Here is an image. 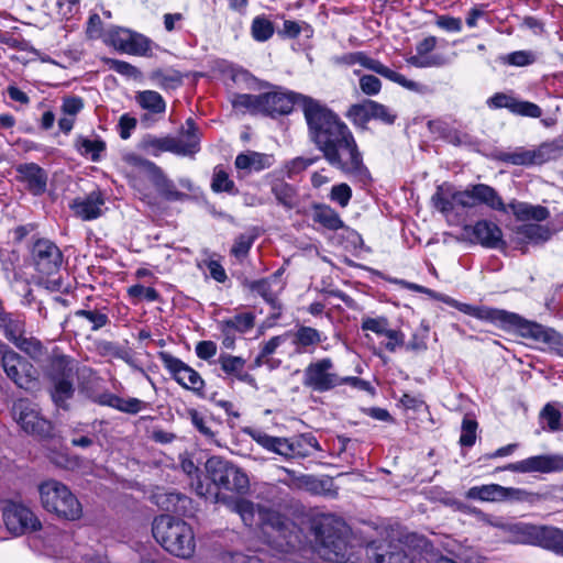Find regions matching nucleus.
I'll return each instance as SVG.
<instances>
[{"label": "nucleus", "instance_id": "obj_1", "mask_svg": "<svg viewBox=\"0 0 563 563\" xmlns=\"http://www.w3.org/2000/svg\"><path fill=\"white\" fill-rule=\"evenodd\" d=\"M267 89L261 93L262 115L287 117L298 106L307 124L308 139L327 163L362 187L373 183L353 132L334 110L319 99L283 86L272 84Z\"/></svg>", "mask_w": 563, "mask_h": 563}, {"label": "nucleus", "instance_id": "obj_2", "mask_svg": "<svg viewBox=\"0 0 563 563\" xmlns=\"http://www.w3.org/2000/svg\"><path fill=\"white\" fill-rule=\"evenodd\" d=\"M442 302L467 316L489 321L501 330L514 332L525 339L553 345H560L562 343V335L558 331L536 321L527 320L518 313L485 306H473L461 302L452 297L442 298Z\"/></svg>", "mask_w": 563, "mask_h": 563}, {"label": "nucleus", "instance_id": "obj_3", "mask_svg": "<svg viewBox=\"0 0 563 563\" xmlns=\"http://www.w3.org/2000/svg\"><path fill=\"white\" fill-rule=\"evenodd\" d=\"M431 203L444 216L452 213L455 205L462 208L485 205L492 210L506 211L505 202L497 190L486 184L470 185L465 190H456L452 184L445 181L437 186Z\"/></svg>", "mask_w": 563, "mask_h": 563}, {"label": "nucleus", "instance_id": "obj_4", "mask_svg": "<svg viewBox=\"0 0 563 563\" xmlns=\"http://www.w3.org/2000/svg\"><path fill=\"white\" fill-rule=\"evenodd\" d=\"M311 532L325 560L344 563L349 560V528L334 515H320L311 521Z\"/></svg>", "mask_w": 563, "mask_h": 563}, {"label": "nucleus", "instance_id": "obj_5", "mask_svg": "<svg viewBox=\"0 0 563 563\" xmlns=\"http://www.w3.org/2000/svg\"><path fill=\"white\" fill-rule=\"evenodd\" d=\"M152 534L168 553L180 559H189L195 553L196 541L191 526L168 514L154 518Z\"/></svg>", "mask_w": 563, "mask_h": 563}, {"label": "nucleus", "instance_id": "obj_6", "mask_svg": "<svg viewBox=\"0 0 563 563\" xmlns=\"http://www.w3.org/2000/svg\"><path fill=\"white\" fill-rule=\"evenodd\" d=\"M205 488H209V494L219 497L220 492L245 495L250 490V479L247 474L233 462L218 455L210 456L205 463Z\"/></svg>", "mask_w": 563, "mask_h": 563}, {"label": "nucleus", "instance_id": "obj_7", "mask_svg": "<svg viewBox=\"0 0 563 563\" xmlns=\"http://www.w3.org/2000/svg\"><path fill=\"white\" fill-rule=\"evenodd\" d=\"M42 507L57 519L76 521L82 517V506L62 482L49 479L38 485Z\"/></svg>", "mask_w": 563, "mask_h": 563}, {"label": "nucleus", "instance_id": "obj_8", "mask_svg": "<svg viewBox=\"0 0 563 563\" xmlns=\"http://www.w3.org/2000/svg\"><path fill=\"white\" fill-rule=\"evenodd\" d=\"M258 517L262 533L271 545L282 551L295 549L297 526L290 518L269 508H260Z\"/></svg>", "mask_w": 563, "mask_h": 563}, {"label": "nucleus", "instance_id": "obj_9", "mask_svg": "<svg viewBox=\"0 0 563 563\" xmlns=\"http://www.w3.org/2000/svg\"><path fill=\"white\" fill-rule=\"evenodd\" d=\"M0 364L5 375L20 388H30L38 378V371L7 343H0Z\"/></svg>", "mask_w": 563, "mask_h": 563}, {"label": "nucleus", "instance_id": "obj_10", "mask_svg": "<svg viewBox=\"0 0 563 563\" xmlns=\"http://www.w3.org/2000/svg\"><path fill=\"white\" fill-rule=\"evenodd\" d=\"M64 255L49 239L37 238L29 247V263L42 276H53L60 271Z\"/></svg>", "mask_w": 563, "mask_h": 563}, {"label": "nucleus", "instance_id": "obj_11", "mask_svg": "<svg viewBox=\"0 0 563 563\" xmlns=\"http://www.w3.org/2000/svg\"><path fill=\"white\" fill-rule=\"evenodd\" d=\"M515 533L522 543L538 545L563 555V530L552 526L518 523Z\"/></svg>", "mask_w": 563, "mask_h": 563}, {"label": "nucleus", "instance_id": "obj_12", "mask_svg": "<svg viewBox=\"0 0 563 563\" xmlns=\"http://www.w3.org/2000/svg\"><path fill=\"white\" fill-rule=\"evenodd\" d=\"M157 356L169 373L170 377L178 385L192 391L199 398L207 397L205 393L206 383L195 368L166 351L158 352Z\"/></svg>", "mask_w": 563, "mask_h": 563}, {"label": "nucleus", "instance_id": "obj_13", "mask_svg": "<svg viewBox=\"0 0 563 563\" xmlns=\"http://www.w3.org/2000/svg\"><path fill=\"white\" fill-rule=\"evenodd\" d=\"M125 162L144 173L161 197L167 201H177L186 197V194L176 189L173 180L167 178L163 169L154 162L136 154L125 156Z\"/></svg>", "mask_w": 563, "mask_h": 563}, {"label": "nucleus", "instance_id": "obj_14", "mask_svg": "<svg viewBox=\"0 0 563 563\" xmlns=\"http://www.w3.org/2000/svg\"><path fill=\"white\" fill-rule=\"evenodd\" d=\"M2 519L7 530L16 537L42 529L40 519L22 503L8 501L3 507Z\"/></svg>", "mask_w": 563, "mask_h": 563}, {"label": "nucleus", "instance_id": "obj_15", "mask_svg": "<svg viewBox=\"0 0 563 563\" xmlns=\"http://www.w3.org/2000/svg\"><path fill=\"white\" fill-rule=\"evenodd\" d=\"M13 417L24 432L42 440L53 437L54 427L30 402L20 400L13 405Z\"/></svg>", "mask_w": 563, "mask_h": 563}, {"label": "nucleus", "instance_id": "obj_16", "mask_svg": "<svg viewBox=\"0 0 563 563\" xmlns=\"http://www.w3.org/2000/svg\"><path fill=\"white\" fill-rule=\"evenodd\" d=\"M333 366L330 357L310 363L303 372V386L319 393L338 387L339 375L330 372Z\"/></svg>", "mask_w": 563, "mask_h": 563}, {"label": "nucleus", "instance_id": "obj_17", "mask_svg": "<svg viewBox=\"0 0 563 563\" xmlns=\"http://www.w3.org/2000/svg\"><path fill=\"white\" fill-rule=\"evenodd\" d=\"M510 471L515 473H555L563 471V455L561 454H541L527 457L525 460L509 463L505 466H498L495 472Z\"/></svg>", "mask_w": 563, "mask_h": 563}, {"label": "nucleus", "instance_id": "obj_18", "mask_svg": "<svg viewBox=\"0 0 563 563\" xmlns=\"http://www.w3.org/2000/svg\"><path fill=\"white\" fill-rule=\"evenodd\" d=\"M463 232L472 243H478L486 249L504 250L507 246L503 240L501 229L489 220H478L473 225L466 224Z\"/></svg>", "mask_w": 563, "mask_h": 563}, {"label": "nucleus", "instance_id": "obj_19", "mask_svg": "<svg viewBox=\"0 0 563 563\" xmlns=\"http://www.w3.org/2000/svg\"><path fill=\"white\" fill-rule=\"evenodd\" d=\"M15 180L34 197L42 196L47 190L48 174L36 163H22L15 166Z\"/></svg>", "mask_w": 563, "mask_h": 563}, {"label": "nucleus", "instance_id": "obj_20", "mask_svg": "<svg viewBox=\"0 0 563 563\" xmlns=\"http://www.w3.org/2000/svg\"><path fill=\"white\" fill-rule=\"evenodd\" d=\"M551 240V231L548 225L539 223H525L514 230L511 242L516 250L527 254L529 244L543 245Z\"/></svg>", "mask_w": 563, "mask_h": 563}, {"label": "nucleus", "instance_id": "obj_21", "mask_svg": "<svg viewBox=\"0 0 563 563\" xmlns=\"http://www.w3.org/2000/svg\"><path fill=\"white\" fill-rule=\"evenodd\" d=\"M40 367L48 382L75 377L73 358L64 354L58 346L51 349L47 360Z\"/></svg>", "mask_w": 563, "mask_h": 563}, {"label": "nucleus", "instance_id": "obj_22", "mask_svg": "<svg viewBox=\"0 0 563 563\" xmlns=\"http://www.w3.org/2000/svg\"><path fill=\"white\" fill-rule=\"evenodd\" d=\"M154 499L162 510L177 517H192L195 514L192 499L183 493L176 490L156 493Z\"/></svg>", "mask_w": 563, "mask_h": 563}, {"label": "nucleus", "instance_id": "obj_23", "mask_svg": "<svg viewBox=\"0 0 563 563\" xmlns=\"http://www.w3.org/2000/svg\"><path fill=\"white\" fill-rule=\"evenodd\" d=\"M266 181L271 187V192L276 199L277 205L286 210H292L298 206V188L287 183L279 173L273 172L266 175Z\"/></svg>", "mask_w": 563, "mask_h": 563}, {"label": "nucleus", "instance_id": "obj_24", "mask_svg": "<svg viewBox=\"0 0 563 563\" xmlns=\"http://www.w3.org/2000/svg\"><path fill=\"white\" fill-rule=\"evenodd\" d=\"M106 202L104 195L100 189L92 190L85 197H77L70 203L69 208L77 218L84 221H90L102 214L101 206Z\"/></svg>", "mask_w": 563, "mask_h": 563}, {"label": "nucleus", "instance_id": "obj_25", "mask_svg": "<svg viewBox=\"0 0 563 563\" xmlns=\"http://www.w3.org/2000/svg\"><path fill=\"white\" fill-rule=\"evenodd\" d=\"M366 554L371 563H413L402 549L382 541H372Z\"/></svg>", "mask_w": 563, "mask_h": 563}, {"label": "nucleus", "instance_id": "obj_26", "mask_svg": "<svg viewBox=\"0 0 563 563\" xmlns=\"http://www.w3.org/2000/svg\"><path fill=\"white\" fill-rule=\"evenodd\" d=\"M243 433L249 435L254 442H256L264 450L278 454L286 460H290L289 452V438L273 437L260 429L252 427L243 428Z\"/></svg>", "mask_w": 563, "mask_h": 563}, {"label": "nucleus", "instance_id": "obj_27", "mask_svg": "<svg viewBox=\"0 0 563 563\" xmlns=\"http://www.w3.org/2000/svg\"><path fill=\"white\" fill-rule=\"evenodd\" d=\"M275 163L273 154L260 153L256 151H246L236 155L234 166L238 172H243L244 175L252 173H260L264 169L271 168Z\"/></svg>", "mask_w": 563, "mask_h": 563}, {"label": "nucleus", "instance_id": "obj_28", "mask_svg": "<svg viewBox=\"0 0 563 563\" xmlns=\"http://www.w3.org/2000/svg\"><path fill=\"white\" fill-rule=\"evenodd\" d=\"M26 319L21 312L0 311V331L14 346L26 334Z\"/></svg>", "mask_w": 563, "mask_h": 563}, {"label": "nucleus", "instance_id": "obj_29", "mask_svg": "<svg viewBox=\"0 0 563 563\" xmlns=\"http://www.w3.org/2000/svg\"><path fill=\"white\" fill-rule=\"evenodd\" d=\"M437 43V37L432 35L420 41L416 46L417 55L410 56L407 59L408 64L417 68L440 67L445 65V59L441 55L427 56L435 48Z\"/></svg>", "mask_w": 563, "mask_h": 563}, {"label": "nucleus", "instance_id": "obj_30", "mask_svg": "<svg viewBox=\"0 0 563 563\" xmlns=\"http://www.w3.org/2000/svg\"><path fill=\"white\" fill-rule=\"evenodd\" d=\"M221 369L229 376L235 377L238 380L246 383L251 386L256 384L253 375L244 371L246 361L241 356L222 353L217 361Z\"/></svg>", "mask_w": 563, "mask_h": 563}, {"label": "nucleus", "instance_id": "obj_31", "mask_svg": "<svg viewBox=\"0 0 563 563\" xmlns=\"http://www.w3.org/2000/svg\"><path fill=\"white\" fill-rule=\"evenodd\" d=\"M74 378L75 377H66L49 382V396L57 408L66 411L69 410L70 406L68 401L74 397L76 390Z\"/></svg>", "mask_w": 563, "mask_h": 563}, {"label": "nucleus", "instance_id": "obj_32", "mask_svg": "<svg viewBox=\"0 0 563 563\" xmlns=\"http://www.w3.org/2000/svg\"><path fill=\"white\" fill-rule=\"evenodd\" d=\"M290 336L298 354L311 353L314 346L322 342L321 332L308 325H298L297 330L290 333Z\"/></svg>", "mask_w": 563, "mask_h": 563}, {"label": "nucleus", "instance_id": "obj_33", "mask_svg": "<svg viewBox=\"0 0 563 563\" xmlns=\"http://www.w3.org/2000/svg\"><path fill=\"white\" fill-rule=\"evenodd\" d=\"M142 147L153 156H158L163 152H170L183 156V152H185L184 148H180L179 140L173 136L157 137L152 134L144 135L142 139Z\"/></svg>", "mask_w": 563, "mask_h": 563}, {"label": "nucleus", "instance_id": "obj_34", "mask_svg": "<svg viewBox=\"0 0 563 563\" xmlns=\"http://www.w3.org/2000/svg\"><path fill=\"white\" fill-rule=\"evenodd\" d=\"M374 102L375 100L367 98L363 99L361 102L353 103L347 108L345 117L356 129L366 131L369 121L373 120Z\"/></svg>", "mask_w": 563, "mask_h": 563}, {"label": "nucleus", "instance_id": "obj_35", "mask_svg": "<svg viewBox=\"0 0 563 563\" xmlns=\"http://www.w3.org/2000/svg\"><path fill=\"white\" fill-rule=\"evenodd\" d=\"M313 210L312 220L321 224L327 230L336 231L345 228L343 220L339 213L328 205L313 202L311 206Z\"/></svg>", "mask_w": 563, "mask_h": 563}, {"label": "nucleus", "instance_id": "obj_36", "mask_svg": "<svg viewBox=\"0 0 563 563\" xmlns=\"http://www.w3.org/2000/svg\"><path fill=\"white\" fill-rule=\"evenodd\" d=\"M74 147L81 156L97 163L101 161L102 153L107 150V144L99 136L90 140L84 135H77L74 141Z\"/></svg>", "mask_w": 563, "mask_h": 563}, {"label": "nucleus", "instance_id": "obj_37", "mask_svg": "<svg viewBox=\"0 0 563 563\" xmlns=\"http://www.w3.org/2000/svg\"><path fill=\"white\" fill-rule=\"evenodd\" d=\"M230 79L245 90H262L272 86L266 80L258 79L251 71L243 67L232 66L229 69Z\"/></svg>", "mask_w": 563, "mask_h": 563}, {"label": "nucleus", "instance_id": "obj_38", "mask_svg": "<svg viewBox=\"0 0 563 563\" xmlns=\"http://www.w3.org/2000/svg\"><path fill=\"white\" fill-rule=\"evenodd\" d=\"M180 135L185 141H179L180 148H184L183 156H194L200 151L199 129L192 118H188L180 129Z\"/></svg>", "mask_w": 563, "mask_h": 563}, {"label": "nucleus", "instance_id": "obj_39", "mask_svg": "<svg viewBox=\"0 0 563 563\" xmlns=\"http://www.w3.org/2000/svg\"><path fill=\"white\" fill-rule=\"evenodd\" d=\"M495 158L501 163L516 166L538 165L534 150L523 147H517L512 152L500 151L495 155Z\"/></svg>", "mask_w": 563, "mask_h": 563}, {"label": "nucleus", "instance_id": "obj_40", "mask_svg": "<svg viewBox=\"0 0 563 563\" xmlns=\"http://www.w3.org/2000/svg\"><path fill=\"white\" fill-rule=\"evenodd\" d=\"M15 347L25 353L38 366L47 360L51 351L44 346L37 338L26 335L15 345Z\"/></svg>", "mask_w": 563, "mask_h": 563}, {"label": "nucleus", "instance_id": "obj_41", "mask_svg": "<svg viewBox=\"0 0 563 563\" xmlns=\"http://www.w3.org/2000/svg\"><path fill=\"white\" fill-rule=\"evenodd\" d=\"M148 78L164 90H175L183 85V75L176 69L165 71L157 68L150 73Z\"/></svg>", "mask_w": 563, "mask_h": 563}, {"label": "nucleus", "instance_id": "obj_42", "mask_svg": "<svg viewBox=\"0 0 563 563\" xmlns=\"http://www.w3.org/2000/svg\"><path fill=\"white\" fill-rule=\"evenodd\" d=\"M210 187L216 194L225 192L231 196H238L240 194L235 183L230 178L229 174L221 165H217L214 167Z\"/></svg>", "mask_w": 563, "mask_h": 563}, {"label": "nucleus", "instance_id": "obj_43", "mask_svg": "<svg viewBox=\"0 0 563 563\" xmlns=\"http://www.w3.org/2000/svg\"><path fill=\"white\" fill-rule=\"evenodd\" d=\"M135 99L142 109H145L154 114L164 113L166 111V102L157 91H140L136 93Z\"/></svg>", "mask_w": 563, "mask_h": 563}, {"label": "nucleus", "instance_id": "obj_44", "mask_svg": "<svg viewBox=\"0 0 563 563\" xmlns=\"http://www.w3.org/2000/svg\"><path fill=\"white\" fill-rule=\"evenodd\" d=\"M96 350L100 356H110L123 360L128 364H133L131 350L126 346L119 345L115 342L100 340L96 343Z\"/></svg>", "mask_w": 563, "mask_h": 563}, {"label": "nucleus", "instance_id": "obj_45", "mask_svg": "<svg viewBox=\"0 0 563 563\" xmlns=\"http://www.w3.org/2000/svg\"><path fill=\"white\" fill-rule=\"evenodd\" d=\"M275 33L274 23L265 15H256L251 23V35L258 43L267 42Z\"/></svg>", "mask_w": 563, "mask_h": 563}, {"label": "nucleus", "instance_id": "obj_46", "mask_svg": "<svg viewBox=\"0 0 563 563\" xmlns=\"http://www.w3.org/2000/svg\"><path fill=\"white\" fill-rule=\"evenodd\" d=\"M107 307L100 309H79L74 312V317L81 318L91 323V331H98L110 323Z\"/></svg>", "mask_w": 563, "mask_h": 563}, {"label": "nucleus", "instance_id": "obj_47", "mask_svg": "<svg viewBox=\"0 0 563 563\" xmlns=\"http://www.w3.org/2000/svg\"><path fill=\"white\" fill-rule=\"evenodd\" d=\"M231 104L235 110L244 109L253 115L262 114L261 93H232Z\"/></svg>", "mask_w": 563, "mask_h": 563}, {"label": "nucleus", "instance_id": "obj_48", "mask_svg": "<svg viewBox=\"0 0 563 563\" xmlns=\"http://www.w3.org/2000/svg\"><path fill=\"white\" fill-rule=\"evenodd\" d=\"M466 497L482 501H501V485L473 486L467 490Z\"/></svg>", "mask_w": 563, "mask_h": 563}, {"label": "nucleus", "instance_id": "obj_49", "mask_svg": "<svg viewBox=\"0 0 563 563\" xmlns=\"http://www.w3.org/2000/svg\"><path fill=\"white\" fill-rule=\"evenodd\" d=\"M537 163L542 165L549 161L556 159L563 154V141L553 140L551 142H544L534 148Z\"/></svg>", "mask_w": 563, "mask_h": 563}, {"label": "nucleus", "instance_id": "obj_50", "mask_svg": "<svg viewBox=\"0 0 563 563\" xmlns=\"http://www.w3.org/2000/svg\"><path fill=\"white\" fill-rule=\"evenodd\" d=\"M255 323V317L251 312L238 313L233 318L225 319L219 322L220 328H227L231 331L245 333L250 331Z\"/></svg>", "mask_w": 563, "mask_h": 563}, {"label": "nucleus", "instance_id": "obj_51", "mask_svg": "<svg viewBox=\"0 0 563 563\" xmlns=\"http://www.w3.org/2000/svg\"><path fill=\"white\" fill-rule=\"evenodd\" d=\"M131 40L132 41L126 54L144 57H151L153 55L152 46L154 43L150 37L136 32L135 34H132Z\"/></svg>", "mask_w": 563, "mask_h": 563}, {"label": "nucleus", "instance_id": "obj_52", "mask_svg": "<svg viewBox=\"0 0 563 563\" xmlns=\"http://www.w3.org/2000/svg\"><path fill=\"white\" fill-rule=\"evenodd\" d=\"M181 468L191 479H196V482H192L191 484L195 485V490L199 496H207L208 493H210L209 488H205V483L201 478V470L194 463L192 460H183Z\"/></svg>", "mask_w": 563, "mask_h": 563}, {"label": "nucleus", "instance_id": "obj_53", "mask_svg": "<svg viewBox=\"0 0 563 563\" xmlns=\"http://www.w3.org/2000/svg\"><path fill=\"white\" fill-rule=\"evenodd\" d=\"M136 31H132L125 27H114L109 31V38L111 44L120 52L128 53L130 47L132 34H135Z\"/></svg>", "mask_w": 563, "mask_h": 563}, {"label": "nucleus", "instance_id": "obj_54", "mask_svg": "<svg viewBox=\"0 0 563 563\" xmlns=\"http://www.w3.org/2000/svg\"><path fill=\"white\" fill-rule=\"evenodd\" d=\"M478 423L474 418L465 416L461 426V435L459 443L461 446L471 448L476 441V431Z\"/></svg>", "mask_w": 563, "mask_h": 563}, {"label": "nucleus", "instance_id": "obj_55", "mask_svg": "<svg viewBox=\"0 0 563 563\" xmlns=\"http://www.w3.org/2000/svg\"><path fill=\"white\" fill-rule=\"evenodd\" d=\"M187 416L190 419L191 424L201 434V437L205 438V440L210 442L216 440V433L212 431L210 426H208L206 419L197 409L188 408Z\"/></svg>", "mask_w": 563, "mask_h": 563}, {"label": "nucleus", "instance_id": "obj_56", "mask_svg": "<svg viewBox=\"0 0 563 563\" xmlns=\"http://www.w3.org/2000/svg\"><path fill=\"white\" fill-rule=\"evenodd\" d=\"M20 261L19 252L15 250H5L0 247V264L3 273L7 278H10V275L16 279L18 273L15 271L16 265Z\"/></svg>", "mask_w": 563, "mask_h": 563}, {"label": "nucleus", "instance_id": "obj_57", "mask_svg": "<svg viewBox=\"0 0 563 563\" xmlns=\"http://www.w3.org/2000/svg\"><path fill=\"white\" fill-rule=\"evenodd\" d=\"M104 64L109 67V69L128 78L136 79L142 75L137 67L133 66L132 64L125 60H120L115 58H104Z\"/></svg>", "mask_w": 563, "mask_h": 563}, {"label": "nucleus", "instance_id": "obj_58", "mask_svg": "<svg viewBox=\"0 0 563 563\" xmlns=\"http://www.w3.org/2000/svg\"><path fill=\"white\" fill-rule=\"evenodd\" d=\"M378 75L383 76L384 78H386L393 82L400 85L401 87H404L410 91L418 92L421 90V85L419 82L407 79L404 75L390 69L389 67H387L385 65L382 67L380 73Z\"/></svg>", "mask_w": 563, "mask_h": 563}, {"label": "nucleus", "instance_id": "obj_59", "mask_svg": "<svg viewBox=\"0 0 563 563\" xmlns=\"http://www.w3.org/2000/svg\"><path fill=\"white\" fill-rule=\"evenodd\" d=\"M540 418L547 422L550 431L563 430L562 415L553 405L547 404L540 412Z\"/></svg>", "mask_w": 563, "mask_h": 563}, {"label": "nucleus", "instance_id": "obj_60", "mask_svg": "<svg viewBox=\"0 0 563 563\" xmlns=\"http://www.w3.org/2000/svg\"><path fill=\"white\" fill-rule=\"evenodd\" d=\"M128 294L131 298L141 299L144 298L146 301H158L162 302L161 294L153 287H145L142 284H135L129 287Z\"/></svg>", "mask_w": 563, "mask_h": 563}, {"label": "nucleus", "instance_id": "obj_61", "mask_svg": "<svg viewBox=\"0 0 563 563\" xmlns=\"http://www.w3.org/2000/svg\"><path fill=\"white\" fill-rule=\"evenodd\" d=\"M330 199L340 207L345 208L352 198V189L346 183L334 185L329 195Z\"/></svg>", "mask_w": 563, "mask_h": 563}, {"label": "nucleus", "instance_id": "obj_62", "mask_svg": "<svg viewBox=\"0 0 563 563\" xmlns=\"http://www.w3.org/2000/svg\"><path fill=\"white\" fill-rule=\"evenodd\" d=\"M85 107V101L81 97L75 95L64 96L62 99L60 110L63 114L76 117Z\"/></svg>", "mask_w": 563, "mask_h": 563}, {"label": "nucleus", "instance_id": "obj_63", "mask_svg": "<svg viewBox=\"0 0 563 563\" xmlns=\"http://www.w3.org/2000/svg\"><path fill=\"white\" fill-rule=\"evenodd\" d=\"M361 328L363 331H372L377 335H385L389 329V320L386 317L364 318Z\"/></svg>", "mask_w": 563, "mask_h": 563}, {"label": "nucleus", "instance_id": "obj_64", "mask_svg": "<svg viewBox=\"0 0 563 563\" xmlns=\"http://www.w3.org/2000/svg\"><path fill=\"white\" fill-rule=\"evenodd\" d=\"M517 99L510 95L505 92H496L490 98L487 99L486 103L490 109H508L511 113H514V109L516 107Z\"/></svg>", "mask_w": 563, "mask_h": 563}]
</instances>
